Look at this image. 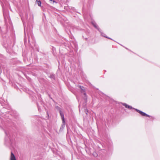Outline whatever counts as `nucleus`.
<instances>
[{
	"instance_id": "obj_1",
	"label": "nucleus",
	"mask_w": 160,
	"mask_h": 160,
	"mask_svg": "<svg viewBox=\"0 0 160 160\" xmlns=\"http://www.w3.org/2000/svg\"><path fill=\"white\" fill-rule=\"evenodd\" d=\"M122 105L125 106V107L126 108H128L129 109H134L136 111H137V112L140 113L141 115H142L143 116H145V117H151L152 118V117L150 115H149L148 114H147L146 113H145L138 110L137 109L133 107H132L131 106H129L128 105V104H127L126 103H122Z\"/></svg>"
},
{
	"instance_id": "obj_2",
	"label": "nucleus",
	"mask_w": 160,
	"mask_h": 160,
	"mask_svg": "<svg viewBox=\"0 0 160 160\" xmlns=\"http://www.w3.org/2000/svg\"><path fill=\"white\" fill-rule=\"evenodd\" d=\"M81 96L83 95V98L84 100V103L83 104V106L86 105V104L87 102V96L85 92V89L83 87H82L81 86Z\"/></svg>"
},
{
	"instance_id": "obj_3",
	"label": "nucleus",
	"mask_w": 160,
	"mask_h": 160,
	"mask_svg": "<svg viewBox=\"0 0 160 160\" xmlns=\"http://www.w3.org/2000/svg\"><path fill=\"white\" fill-rule=\"evenodd\" d=\"M5 142L6 144H7L8 142L11 144V143H12V141L9 137L6 135V136L5 138Z\"/></svg>"
},
{
	"instance_id": "obj_4",
	"label": "nucleus",
	"mask_w": 160,
	"mask_h": 160,
	"mask_svg": "<svg viewBox=\"0 0 160 160\" xmlns=\"http://www.w3.org/2000/svg\"><path fill=\"white\" fill-rule=\"evenodd\" d=\"M91 23L93 25V26L99 31H100L101 29L99 28L98 26L96 24V23L94 21H92L91 22Z\"/></svg>"
},
{
	"instance_id": "obj_5",
	"label": "nucleus",
	"mask_w": 160,
	"mask_h": 160,
	"mask_svg": "<svg viewBox=\"0 0 160 160\" xmlns=\"http://www.w3.org/2000/svg\"><path fill=\"white\" fill-rule=\"evenodd\" d=\"M99 32H100V33H101V35L102 36L104 37H105V38H108L109 39L112 40L111 38L107 37L104 33H103L102 32V31L101 30H100V31H99Z\"/></svg>"
},
{
	"instance_id": "obj_6",
	"label": "nucleus",
	"mask_w": 160,
	"mask_h": 160,
	"mask_svg": "<svg viewBox=\"0 0 160 160\" xmlns=\"http://www.w3.org/2000/svg\"><path fill=\"white\" fill-rule=\"evenodd\" d=\"M60 113L61 117V118L62 121V123L65 122V120L64 118V114L62 113L61 111H60Z\"/></svg>"
},
{
	"instance_id": "obj_7",
	"label": "nucleus",
	"mask_w": 160,
	"mask_h": 160,
	"mask_svg": "<svg viewBox=\"0 0 160 160\" xmlns=\"http://www.w3.org/2000/svg\"><path fill=\"white\" fill-rule=\"evenodd\" d=\"M10 160H16L14 155L12 152L11 153Z\"/></svg>"
},
{
	"instance_id": "obj_8",
	"label": "nucleus",
	"mask_w": 160,
	"mask_h": 160,
	"mask_svg": "<svg viewBox=\"0 0 160 160\" xmlns=\"http://www.w3.org/2000/svg\"><path fill=\"white\" fill-rule=\"evenodd\" d=\"M36 2H37L36 3H37V4H38V6H41V2L40 1H39V0L38 1V0H36Z\"/></svg>"
},
{
	"instance_id": "obj_9",
	"label": "nucleus",
	"mask_w": 160,
	"mask_h": 160,
	"mask_svg": "<svg viewBox=\"0 0 160 160\" xmlns=\"http://www.w3.org/2000/svg\"><path fill=\"white\" fill-rule=\"evenodd\" d=\"M63 124L62 125L61 128H60V130H61L62 129H63L65 126V123H62Z\"/></svg>"
},
{
	"instance_id": "obj_10",
	"label": "nucleus",
	"mask_w": 160,
	"mask_h": 160,
	"mask_svg": "<svg viewBox=\"0 0 160 160\" xmlns=\"http://www.w3.org/2000/svg\"><path fill=\"white\" fill-rule=\"evenodd\" d=\"M84 108H84L85 112L86 114L87 115H88V110L86 108H85V107H84Z\"/></svg>"
},
{
	"instance_id": "obj_11",
	"label": "nucleus",
	"mask_w": 160,
	"mask_h": 160,
	"mask_svg": "<svg viewBox=\"0 0 160 160\" xmlns=\"http://www.w3.org/2000/svg\"><path fill=\"white\" fill-rule=\"evenodd\" d=\"M28 42L30 43V38L29 35L28 34Z\"/></svg>"
},
{
	"instance_id": "obj_12",
	"label": "nucleus",
	"mask_w": 160,
	"mask_h": 160,
	"mask_svg": "<svg viewBox=\"0 0 160 160\" xmlns=\"http://www.w3.org/2000/svg\"><path fill=\"white\" fill-rule=\"evenodd\" d=\"M71 9V10L72 11H75V8H71V9Z\"/></svg>"
},
{
	"instance_id": "obj_13",
	"label": "nucleus",
	"mask_w": 160,
	"mask_h": 160,
	"mask_svg": "<svg viewBox=\"0 0 160 160\" xmlns=\"http://www.w3.org/2000/svg\"><path fill=\"white\" fill-rule=\"evenodd\" d=\"M83 15L85 19H86V17L85 16V14H84Z\"/></svg>"
},
{
	"instance_id": "obj_14",
	"label": "nucleus",
	"mask_w": 160,
	"mask_h": 160,
	"mask_svg": "<svg viewBox=\"0 0 160 160\" xmlns=\"http://www.w3.org/2000/svg\"><path fill=\"white\" fill-rule=\"evenodd\" d=\"M29 30V32H30V30L28 29H27V32H28V31Z\"/></svg>"
},
{
	"instance_id": "obj_15",
	"label": "nucleus",
	"mask_w": 160,
	"mask_h": 160,
	"mask_svg": "<svg viewBox=\"0 0 160 160\" xmlns=\"http://www.w3.org/2000/svg\"><path fill=\"white\" fill-rule=\"evenodd\" d=\"M94 154V155L95 156H97V154L96 153H94L93 154Z\"/></svg>"
},
{
	"instance_id": "obj_16",
	"label": "nucleus",
	"mask_w": 160,
	"mask_h": 160,
	"mask_svg": "<svg viewBox=\"0 0 160 160\" xmlns=\"http://www.w3.org/2000/svg\"><path fill=\"white\" fill-rule=\"evenodd\" d=\"M80 73H81V75H83V72H81H81H80Z\"/></svg>"
},
{
	"instance_id": "obj_17",
	"label": "nucleus",
	"mask_w": 160,
	"mask_h": 160,
	"mask_svg": "<svg viewBox=\"0 0 160 160\" xmlns=\"http://www.w3.org/2000/svg\"><path fill=\"white\" fill-rule=\"evenodd\" d=\"M31 37L32 38V40H33V36H32V35H31Z\"/></svg>"
},
{
	"instance_id": "obj_18",
	"label": "nucleus",
	"mask_w": 160,
	"mask_h": 160,
	"mask_svg": "<svg viewBox=\"0 0 160 160\" xmlns=\"http://www.w3.org/2000/svg\"><path fill=\"white\" fill-rule=\"evenodd\" d=\"M50 1H52L53 2H55V1L54 0H50Z\"/></svg>"
},
{
	"instance_id": "obj_19",
	"label": "nucleus",
	"mask_w": 160,
	"mask_h": 160,
	"mask_svg": "<svg viewBox=\"0 0 160 160\" xmlns=\"http://www.w3.org/2000/svg\"><path fill=\"white\" fill-rule=\"evenodd\" d=\"M29 23L28 22V23H27V26H28H28H29Z\"/></svg>"
},
{
	"instance_id": "obj_20",
	"label": "nucleus",
	"mask_w": 160,
	"mask_h": 160,
	"mask_svg": "<svg viewBox=\"0 0 160 160\" xmlns=\"http://www.w3.org/2000/svg\"><path fill=\"white\" fill-rule=\"evenodd\" d=\"M23 24H24V22H23Z\"/></svg>"
},
{
	"instance_id": "obj_21",
	"label": "nucleus",
	"mask_w": 160,
	"mask_h": 160,
	"mask_svg": "<svg viewBox=\"0 0 160 160\" xmlns=\"http://www.w3.org/2000/svg\"><path fill=\"white\" fill-rule=\"evenodd\" d=\"M24 30H25V27H24Z\"/></svg>"
}]
</instances>
